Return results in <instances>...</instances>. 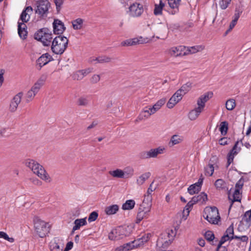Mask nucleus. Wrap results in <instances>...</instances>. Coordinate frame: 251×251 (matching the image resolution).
<instances>
[{"label": "nucleus", "instance_id": "16", "mask_svg": "<svg viewBox=\"0 0 251 251\" xmlns=\"http://www.w3.org/2000/svg\"><path fill=\"white\" fill-rule=\"evenodd\" d=\"M47 78V76L46 75H42L34 83L30 89L37 94L39 92L42 87L45 84Z\"/></svg>", "mask_w": 251, "mask_h": 251}, {"label": "nucleus", "instance_id": "25", "mask_svg": "<svg viewBox=\"0 0 251 251\" xmlns=\"http://www.w3.org/2000/svg\"><path fill=\"white\" fill-rule=\"evenodd\" d=\"M52 60V56L48 53H46L42 55L37 60V63L42 68L44 65L48 64L50 61Z\"/></svg>", "mask_w": 251, "mask_h": 251}, {"label": "nucleus", "instance_id": "1", "mask_svg": "<svg viewBox=\"0 0 251 251\" xmlns=\"http://www.w3.org/2000/svg\"><path fill=\"white\" fill-rule=\"evenodd\" d=\"M25 164L26 167L30 169L33 173L36 175L41 179L47 183L51 181V178L44 167L36 161L27 159L25 160Z\"/></svg>", "mask_w": 251, "mask_h": 251}, {"label": "nucleus", "instance_id": "12", "mask_svg": "<svg viewBox=\"0 0 251 251\" xmlns=\"http://www.w3.org/2000/svg\"><path fill=\"white\" fill-rule=\"evenodd\" d=\"M151 235L150 233L143 234L141 237L129 242L132 250L143 247L151 238Z\"/></svg>", "mask_w": 251, "mask_h": 251}, {"label": "nucleus", "instance_id": "50", "mask_svg": "<svg viewBox=\"0 0 251 251\" xmlns=\"http://www.w3.org/2000/svg\"><path fill=\"white\" fill-rule=\"evenodd\" d=\"M235 101L233 99H229L227 100L226 103V107L228 110H233L235 108Z\"/></svg>", "mask_w": 251, "mask_h": 251}, {"label": "nucleus", "instance_id": "36", "mask_svg": "<svg viewBox=\"0 0 251 251\" xmlns=\"http://www.w3.org/2000/svg\"><path fill=\"white\" fill-rule=\"evenodd\" d=\"M123 172L124 178H129L132 177L134 175V170L132 167L128 166L125 167L123 170Z\"/></svg>", "mask_w": 251, "mask_h": 251}, {"label": "nucleus", "instance_id": "18", "mask_svg": "<svg viewBox=\"0 0 251 251\" xmlns=\"http://www.w3.org/2000/svg\"><path fill=\"white\" fill-rule=\"evenodd\" d=\"M33 8L31 6H27L22 12L21 14L19 22L22 21L21 23H27L30 19V16L33 12Z\"/></svg>", "mask_w": 251, "mask_h": 251}, {"label": "nucleus", "instance_id": "55", "mask_svg": "<svg viewBox=\"0 0 251 251\" xmlns=\"http://www.w3.org/2000/svg\"><path fill=\"white\" fill-rule=\"evenodd\" d=\"M0 238H3L10 243H13L15 241V239L12 237H9L7 234L3 231H0Z\"/></svg>", "mask_w": 251, "mask_h": 251}, {"label": "nucleus", "instance_id": "54", "mask_svg": "<svg viewBox=\"0 0 251 251\" xmlns=\"http://www.w3.org/2000/svg\"><path fill=\"white\" fill-rule=\"evenodd\" d=\"M121 45L123 47L135 46L134 39H128L121 42Z\"/></svg>", "mask_w": 251, "mask_h": 251}, {"label": "nucleus", "instance_id": "52", "mask_svg": "<svg viewBox=\"0 0 251 251\" xmlns=\"http://www.w3.org/2000/svg\"><path fill=\"white\" fill-rule=\"evenodd\" d=\"M239 143V141H237L233 147L231 151L228 153L229 154H231L234 156V155H236L240 151V147H238V144Z\"/></svg>", "mask_w": 251, "mask_h": 251}, {"label": "nucleus", "instance_id": "22", "mask_svg": "<svg viewBox=\"0 0 251 251\" xmlns=\"http://www.w3.org/2000/svg\"><path fill=\"white\" fill-rule=\"evenodd\" d=\"M203 182V178H200L198 181L194 184L190 185L188 188V192L190 195H193L198 193L201 189V186Z\"/></svg>", "mask_w": 251, "mask_h": 251}, {"label": "nucleus", "instance_id": "43", "mask_svg": "<svg viewBox=\"0 0 251 251\" xmlns=\"http://www.w3.org/2000/svg\"><path fill=\"white\" fill-rule=\"evenodd\" d=\"M109 174L113 177L124 178L123 170L120 169H117L113 171H110L109 172Z\"/></svg>", "mask_w": 251, "mask_h": 251}, {"label": "nucleus", "instance_id": "60", "mask_svg": "<svg viewBox=\"0 0 251 251\" xmlns=\"http://www.w3.org/2000/svg\"><path fill=\"white\" fill-rule=\"evenodd\" d=\"M98 217V213L96 211H93L90 214L88 217V221L92 222L95 221Z\"/></svg>", "mask_w": 251, "mask_h": 251}, {"label": "nucleus", "instance_id": "29", "mask_svg": "<svg viewBox=\"0 0 251 251\" xmlns=\"http://www.w3.org/2000/svg\"><path fill=\"white\" fill-rule=\"evenodd\" d=\"M26 25L25 24L18 21V34L22 39H25L27 36V31L25 29Z\"/></svg>", "mask_w": 251, "mask_h": 251}, {"label": "nucleus", "instance_id": "13", "mask_svg": "<svg viewBox=\"0 0 251 251\" xmlns=\"http://www.w3.org/2000/svg\"><path fill=\"white\" fill-rule=\"evenodd\" d=\"M151 208L140 205L137 214L136 223H139L144 219H148L150 215Z\"/></svg>", "mask_w": 251, "mask_h": 251}, {"label": "nucleus", "instance_id": "33", "mask_svg": "<svg viewBox=\"0 0 251 251\" xmlns=\"http://www.w3.org/2000/svg\"><path fill=\"white\" fill-rule=\"evenodd\" d=\"M214 185L217 190L225 191L228 190L226 182L222 179L216 180Z\"/></svg>", "mask_w": 251, "mask_h": 251}, {"label": "nucleus", "instance_id": "10", "mask_svg": "<svg viewBox=\"0 0 251 251\" xmlns=\"http://www.w3.org/2000/svg\"><path fill=\"white\" fill-rule=\"evenodd\" d=\"M175 236V233L173 230L164 232L158 238L157 245L158 246L162 245L163 247H166L172 242Z\"/></svg>", "mask_w": 251, "mask_h": 251}, {"label": "nucleus", "instance_id": "20", "mask_svg": "<svg viewBox=\"0 0 251 251\" xmlns=\"http://www.w3.org/2000/svg\"><path fill=\"white\" fill-rule=\"evenodd\" d=\"M170 9L168 12L172 15H175L178 12L180 0H167Z\"/></svg>", "mask_w": 251, "mask_h": 251}, {"label": "nucleus", "instance_id": "38", "mask_svg": "<svg viewBox=\"0 0 251 251\" xmlns=\"http://www.w3.org/2000/svg\"><path fill=\"white\" fill-rule=\"evenodd\" d=\"M166 101V99L165 98H162L158 100L152 106H151V108L154 113H155L157 111H158L165 103Z\"/></svg>", "mask_w": 251, "mask_h": 251}, {"label": "nucleus", "instance_id": "21", "mask_svg": "<svg viewBox=\"0 0 251 251\" xmlns=\"http://www.w3.org/2000/svg\"><path fill=\"white\" fill-rule=\"evenodd\" d=\"M242 13V11L239 8H236L235 10V13L233 17V20L229 24V28L226 32V34H227L230 32L236 25L237 21L238 20L240 15Z\"/></svg>", "mask_w": 251, "mask_h": 251}, {"label": "nucleus", "instance_id": "26", "mask_svg": "<svg viewBox=\"0 0 251 251\" xmlns=\"http://www.w3.org/2000/svg\"><path fill=\"white\" fill-rule=\"evenodd\" d=\"M183 140L184 137L183 136L177 134H174L171 136L169 142V145L170 147H173L176 145L181 144L183 142Z\"/></svg>", "mask_w": 251, "mask_h": 251}, {"label": "nucleus", "instance_id": "15", "mask_svg": "<svg viewBox=\"0 0 251 251\" xmlns=\"http://www.w3.org/2000/svg\"><path fill=\"white\" fill-rule=\"evenodd\" d=\"M23 96V93L22 92L19 93L16 95L11 100L9 107V110L11 112H15L17 110L19 104L21 101L22 98Z\"/></svg>", "mask_w": 251, "mask_h": 251}, {"label": "nucleus", "instance_id": "30", "mask_svg": "<svg viewBox=\"0 0 251 251\" xmlns=\"http://www.w3.org/2000/svg\"><path fill=\"white\" fill-rule=\"evenodd\" d=\"M63 244L61 242H57L56 240L52 241L50 243V251H62Z\"/></svg>", "mask_w": 251, "mask_h": 251}, {"label": "nucleus", "instance_id": "48", "mask_svg": "<svg viewBox=\"0 0 251 251\" xmlns=\"http://www.w3.org/2000/svg\"><path fill=\"white\" fill-rule=\"evenodd\" d=\"M89 101L87 97H81L78 99L77 103L79 106H86L88 105Z\"/></svg>", "mask_w": 251, "mask_h": 251}, {"label": "nucleus", "instance_id": "44", "mask_svg": "<svg viewBox=\"0 0 251 251\" xmlns=\"http://www.w3.org/2000/svg\"><path fill=\"white\" fill-rule=\"evenodd\" d=\"M203 45H197L190 47L188 50L191 53H195L199 51H201L204 49Z\"/></svg>", "mask_w": 251, "mask_h": 251}, {"label": "nucleus", "instance_id": "19", "mask_svg": "<svg viewBox=\"0 0 251 251\" xmlns=\"http://www.w3.org/2000/svg\"><path fill=\"white\" fill-rule=\"evenodd\" d=\"M185 47L179 46L177 47H173L168 49L166 52L172 56H178L182 54V51L184 50Z\"/></svg>", "mask_w": 251, "mask_h": 251}, {"label": "nucleus", "instance_id": "64", "mask_svg": "<svg viewBox=\"0 0 251 251\" xmlns=\"http://www.w3.org/2000/svg\"><path fill=\"white\" fill-rule=\"evenodd\" d=\"M73 77L74 78V79L77 80H81L83 78V75L82 73H81L80 70L76 72L74 74Z\"/></svg>", "mask_w": 251, "mask_h": 251}, {"label": "nucleus", "instance_id": "42", "mask_svg": "<svg viewBox=\"0 0 251 251\" xmlns=\"http://www.w3.org/2000/svg\"><path fill=\"white\" fill-rule=\"evenodd\" d=\"M119 210V206L117 204H114L107 206L105 209V212L107 215L115 214Z\"/></svg>", "mask_w": 251, "mask_h": 251}, {"label": "nucleus", "instance_id": "49", "mask_svg": "<svg viewBox=\"0 0 251 251\" xmlns=\"http://www.w3.org/2000/svg\"><path fill=\"white\" fill-rule=\"evenodd\" d=\"M129 242L117 247L114 251H128L132 250Z\"/></svg>", "mask_w": 251, "mask_h": 251}, {"label": "nucleus", "instance_id": "58", "mask_svg": "<svg viewBox=\"0 0 251 251\" xmlns=\"http://www.w3.org/2000/svg\"><path fill=\"white\" fill-rule=\"evenodd\" d=\"M195 204V203L192 201V200L189 201L185 207H184L185 211H186V215H189L190 211L193 207V205Z\"/></svg>", "mask_w": 251, "mask_h": 251}, {"label": "nucleus", "instance_id": "61", "mask_svg": "<svg viewBox=\"0 0 251 251\" xmlns=\"http://www.w3.org/2000/svg\"><path fill=\"white\" fill-rule=\"evenodd\" d=\"M65 0H54V2L56 6V8L57 11H59L61 9L62 5L64 3Z\"/></svg>", "mask_w": 251, "mask_h": 251}, {"label": "nucleus", "instance_id": "37", "mask_svg": "<svg viewBox=\"0 0 251 251\" xmlns=\"http://www.w3.org/2000/svg\"><path fill=\"white\" fill-rule=\"evenodd\" d=\"M202 112L200 109L195 108L189 112L188 118L191 121L195 120L199 117Z\"/></svg>", "mask_w": 251, "mask_h": 251}, {"label": "nucleus", "instance_id": "3", "mask_svg": "<svg viewBox=\"0 0 251 251\" xmlns=\"http://www.w3.org/2000/svg\"><path fill=\"white\" fill-rule=\"evenodd\" d=\"M68 43L67 37L61 35L56 36L51 42V50L55 54L61 55L66 50Z\"/></svg>", "mask_w": 251, "mask_h": 251}, {"label": "nucleus", "instance_id": "9", "mask_svg": "<svg viewBox=\"0 0 251 251\" xmlns=\"http://www.w3.org/2000/svg\"><path fill=\"white\" fill-rule=\"evenodd\" d=\"M34 225L37 233L41 238L44 237L49 232L48 224L38 218L34 219Z\"/></svg>", "mask_w": 251, "mask_h": 251}, {"label": "nucleus", "instance_id": "6", "mask_svg": "<svg viewBox=\"0 0 251 251\" xmlns=\"http://www.w3.org/2000/svg\"><path fill=\"white\" fill-rule=\"evenodd\" d=\"M36 7L34 8L35 14L40 18H44L47 17L50 7V3L47 0H41L36 2Z\"/></svg>", "mask_w": 251, "mask_h": 251}, {"label": "nucleus", "instance_id": "7", "mask_svg": "<svg viewBox=\"0 0 251 251\" xmlns=\"http://www.w3.org/2000/svg\"><path fill=\"white\" fill-rule=\"evenodd\" d=\"M166 151V148L163 146H159L156 148H152L140 153V158L147 159L151 158H157L159 155L164 153Z\"/></svg>", "mask_w": 251, "mask_h": 251}, {"label": "nucleus", "instance_id": "5", "mask_svg": "<svg viewBox=\"0 0 251 251\" xmlns=\"http://www.w3.org/2000/svg\"><path fill=\"white\" fill-rule=\"evenodd\" d=\"M34 38L42 43L44 46L50 45L53 35L51 31L47 28L38 30L34 34Z\"/></svg>", "mask_w": 251, "mask_h": 251}, {"label": "nucleus", "instance_id": "51", "mask_svg": "<svg viewBox=\"0 0 251 251\" xmlns=\"http://www.w3.org/2000/svg\"><path fill=\"white\" fill-rule=\"evenodd\" d=\"M214 171V168L212 164H209L205 168V175L211 176L213 175Z\"/></svg>", "mask_w": 251, "mask_h": 251}, {"label": "nucleus", "instance_id": "59", "mask_svg": "<svg viewBox=\"0 0 251 251\" xmlns=\"http://www.w3.org/2000/svg\"><path fill=\"white\" fill-rule=\"evenodd\" d=\"M231 236H228L227 235L224 234L223 236L221 238L219 243V248L221 247L224 243H225L226 241L228 240H231Z\"/></svg>", "mask_w": 251, "mask_h": 251}, {"label": "nucleus", "instance_id": "4", "mask_svg": "<svg viewBox=\"0 0 251 251\" xmlns=\"http://www.w3.org/2000/svg\"><path fill=\"white\" fill-rule=\"evenodd\" d=\"M203 216L211 224L217 225L220 221L218 209L215 206L206 207L204 210Z\"/></svg>", "mask_w": 251, "mask_h": 251}, {"label": "nucleus", "instance_id": "34", "mask_svg": "<svg viewBox=\"0 0 251 251\" xmlns=\"http://www.w3.org/2000/svg\"><path fill=\"white\" fill-rule=\"evenodd\" d=\"M165 5V4L161 0L159 1L158 4H155L153 11L154 14L156 16L161 15L163 8L164 7Z\"/></svg>", "mask_w": 251, "mask_h": 251}, {"label": "nucleus", "instance_id": "35", "mask_svg": "<svg viewBox=\"0 0 251 251\" xmlns=\"http://www.w3.org/2000/svg\"><path fill=\"white\" fill-rule=\"evenodd\" d=\"M192 83L188 82L183 85L182 87L177 91V92L179 94H181V95L183 96L191 90L192 86Z\"/></svg>", "mask_w": 251, "mask_h": 251}, {"label": "nucleus", "instance_id": "14", "mask_svg": "<svg viewBox=\"0 0 251 251\" xmlns=\"http://www.w3.org/2000/svg\"><path fill=\"white\" fill-rule=\"evenodd\" d=\"M213 93L207 92L201 96L197 100V107L196 108L203 111L205 106V103L212 97Z\"/></svg>", "mask_w": 251, "mask_h": 251}, {"label": "nucleus", "instance_id": "41", "mask_svg": "<svg viewBox=\"0 0 251 251\" xmlns=\"http://www.w3.org/2000/svg\"><path fill=\"white\" fill-rule=\"evenodd\" d=\"M152 196L151 194H146L141 205H144L150 208L151 207Z\"/></svg>", "mask_w": 251, "mask_h": 251}, {"label": "nucleus", "instance_id": "23", "mask_svg": "<svg viewBox=\"0 0 251 251\" xmlns=\"http://www.w3.org/2000/svg\"><path fill=\"white\" fill-rule=\"evenodd\" d=\"M53 32L55 34H62L65 29L63 23L60 20H54L53 23Z\"/></svg>", "mask_w": 251, "mask_h": 251}, {"label": "nucleus", "instance_id": "56", "mask_svg": "<svg viewBox=\"0 0 251 251\" xmlns=\"http://www.w3.org/2000/svg\"><path fill=\"white\" fill-rule=\"evenodd\" d=\"M231 0H221L219 1V5L220 8L222 9H226L229 4L230 3Z\"/></svg>", "mask_w": 251, "mask_h": 251}, {"label": "nucleus", "instance_id": "45", "mask_svg": "<svg viewBox=\"0 0 251 251\" xmlns=\"http://www.w3.org/2000/svg\"><path fill=\"white\" fill-rule=\"evenodd\" d=\"M134 42L135 45L142 44L148 43L150 42V40L148 38H143L142 36H139L136 38H134Z\"/></svg>", "mask_w": 251, "mask_h": 251}, {"label": "nucleus", "instance_id": "2", "mask_svg": "<svg viewBox=\"0 0 251 251\" xmlns=\"http://www.w3.org/2000/svg\"><path fill=\"white\" fill-rule=\"evenodd\" d=\"M25 164L26 167L30 169L33 173L36 175L41 179L47 183L51 181V178L44 167L36 161L27 159L25 160Z\"/></svg>", "mask_w": 251, "mask_h": 251}, {"label": "nucleus", "instance_id": "31", "mask_svg": "<svg viewBox=\"0 0 251 251\" xmlns=\"http://www.w3.org/2000/svg\"><path fill=\"white\" fill-rule=\"evenodd\" d=\"M151 174L150 172H146L140 175L136 179V183L138 185H143L145 182L151 176Z\"/></svg>", "mask_w": 251, "mask_h": 251}, {"label": "nucleus", "instance_id": "53", "mask_svg": "<svg viewBox=\"0 0 251 251\" xmlns=\"http://www.w3.org/2000/svg\"><path fill=\"white\" fill-rule=\"evenodd\" d=\"M111 58L108 56L102 55L98 56V63H109L111 61Z\"/></svg>", "mask_w": 251, "mask_h": 251}, {"label": "nucleus", "instance_id": "27", "mask_svg": "<svg viewBox=\"0 0 251 251\" xmlns=\"http://www.w3.org/2000/svg\"><path fill=\"white\" fill-rule=\"evenodd\" d=\"M122 230L121 227L112 230L109 233L108 238L111 240H115L123 238V235L121 234Z\"/></svg>", "mask_w": 251, "mask_h": 251}, {"label": "nucleus", "instance_id": "63", "mask_svg": "<svg viewBox=\"0 0 251 251\" xmlns=\"http://www.w3.org/2000/svg\"><path fill=\"white\" fill-rule=\"evenodd\" d=\"M234 233V228L233 224H232L226 230L225 234L227 235L228 236H231L233 235Z\"/></svg>", "mask_w": 251, "mask_h": 251}, {"label": "nucleus", "instance_id": "11", "mask_svg": "<svg viewBox=\"0 0 251 251\" xmlns=\"http://www.w3.org/2000/svg\"><path fill=\"white\" fill-rule=\"evenodd\" d=\"M143 5L139 3L135 2L131 4L127 11V14L131 17H139L143 13Z\"/></svg>", "mask_w": 251, "mask_h": 251}, {"label": "nucleus", "instance_id": "57", "mask_svg": "<svg viewBox=\"0 0 251 251\" xmlns=\"http://www.w3.org/2000/svg\"><path fill=\"white\" fill-rule=\"evenodd\" d=\"M36 95L32 90L30 89L26 94V100L27 101H31L34 98Z\"/></svg>", "mask_w": 251, "mask_h": 251}, {"label": "nucleus", "instance_id": "8", "mask_svg": "<svg viewBox=\"0 0 251 251\" xmlns=\"http://www.w3.org/2000/svg\"><path fill=\"white\" fill-rule=\"evenodd\" d=\"M166 151V148L163 146H159L156 148H152L140 153V158L147 159L151 158H157L159 155L164 153Z\"/></svg>", "mask_w": 251, "mask_h": 251}, {"label": "nucleus", "instance_id": "24", "mask_svg": "<svg viewBox=\"0 0 251 251\" xmlns=\"http://www.w3.org/2000/svg\"><path fill=\"white\" fill-rule=\"evenodd\" d=\"M182 96L181 95V94L176 91L169 100L167 104V107L169 108H173L182 99Z\"/></svg>", "mask_w": 251, "mask_h": 251}, {"label": "nucleus", "instance_id": "40", "mask_svg": "<svg viewBox=\"0 0 251 251\" xmlns=\"http://www.w3.org/2000/svg\"><path fill=\"white\" fill-rule=\"evenodd\" d=\"M83 20L81 18H77L72 22L73 28L75 30L81 29L83 27Z\"/></svg>", "mask_w": 251, "mask_h": 251}, {"label": "nucleus", "instance_id": "62", "mask_svg": "<svg viewBox=\"0 0 251 251\" xmlns=\"http://www.w3.org/2000/svg\"><path fill=\"white\" fill-rule=\"evenodd\" d=\"M233 197L234 201H240V190L239 189H235Z\"/></svg>", "mask_w": 251, "mask_h": 251}, {"label": "nucleus", "instance_id": "47", "mask_svg": "<svg viewBox=\"0 0 251 251\" xmlns=\"http://www.w3.org/2000/svg\"><path fill=\"white\" fill-rule=\"evenodd\" d=\"M228 129V123L226 122H222L220 125L219 130L222 135H226Z\"/></svg>", "mask_w": 251, "mask_h": 251}, {"label": "nucleus", "instance_id": "46", "mask_svg": "<svg viewBox=\"0 0 251 251\" xmlns=\"http://www.w3.org/2000/svg\"><path fill=\"white\" fill-rule=\"evenodd\" d=\"M242 221L245 222L247 225H250L251 222V209L246 211L243 218Z\"/></svg>", "mask_w": 251, "mask_h": 251}, {"label": "nucleus", "instance_id": "28", "mask_svg": "<svg viewBox=\"0 0 251 251\" xmlns=\"http://www.w3.org/2000/svg\"><path fill=\"white\" fill-rule=\"evenodd\" d=\"M192 200L195 204L197 202L203 204L207 201V196L205 193L202 192L197 196L193 197Z\"/></svg>", "mask_w": 251, "mask_h": 251}, {"label": "nucleus", "instance_id": "17", "mask_svg": "<svg viewBox=\"0 0 251 251\" xmlns=\"http://www.w3.org/2000/svg\"><path fill=\"white\" fill-rule=\"evenodd\" d=\"M154 114L151 106H146L140 112L136 120V122L141 121L145 119L149 118L151 115Z\"/></svg>", "mask_w": 251, "mask_h": 251}, {"label": "nucleus", "instance_id": "32", "mask_svg": "<svg viewBox=\"0 0 251 251\" xmlns=\"http://www.w3.org/2000/svg\"><path fill=\"white\" fill-rule=\"evenodd\" d=\"M74 224L75 226L73 228L72 233H73L75 230L79 229L81 226H85L87 224L86 218L77 219L75 221Z\"/></svg>", "mask_w": 251, "mask_h": 251}, {"label": "nucleus", "instance_id": "39", "mask_svg": "<svg viewBox=\"0 0 251 251\" xmlns=\"http://www.w3.org/2000/svg\"><path fill=\"white\" fill-rule=\"evenodd\" d=\"M135 205V202L133 200H128L122 205V209L124 210L132 209Z\"/></svg>", "mask_w": 251, "mask_h": 251}]
</instances>
